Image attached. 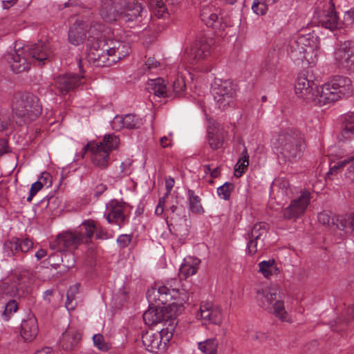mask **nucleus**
<instances>
[{"label": "nucleus", "instance_id": "nucleus-40", "mask_svg": "<svg viewBox=\"0 0 354 354\" xmlns=\"http://www.w3.org/2000/svg\"><path fill=\"white\" fill-rule=\"evenodd\" d=\"M96 230V225L92 220H87L84 221L82 225L78 227V230L75 231L77 234L81 236V243L84 241V239L86 238L90 239L93 237V234Z\"/></svg>", "mask_w": 354, "mask_h": 354}, {"label": "nucleus", "instance_id": "nucleus-34", "mask_svg": "<svg viewBox=\"0 0 354 354\" xmlns=\"http://www.w3.org/2000/svg\"><path fill=\"white\" fill-rule=\"evenodd\" d=\"M147 89L149 93H153L159 97H172L170 89L167 87L165 80L160 77L149 80L147 83Z\"/></svg>", "mask_w": 354, "mask_h": 354}, {"label": "nucleus", "instance_id": "nucleus-14", "mask_svg": "<svg viewBox=\"0 0 354 354\" xmlns=\"http://www.w3.org/2000/svg\"><path fill=\"white\" fill-rule=\"evenodd\" d=\"M26 278L17 275L12 279L11 284L6 282L0 283V304H5L10 297H21L26 290Z\"/></svg>", "mask_w": 354, "mask_h": 354}, {"label": "nucleus", "instance_id": "nucleus-57", "mask_svg": "<svg viewBox=\"0 0 354 354\" xmlns=\"http://www.w3.org/2000/svg\"><path fill=\"white\" fill-rule=\"evenodd\" d=\"M43 187H44L43 184L39 181H37V182L34 183L33 184H32L30 190V193H29V196L27 198V201L28 202H30L32 200V198L37 194V193L39 190H41L42 189Z\"/></svg>", "mask_w": 354, "mask_h": 354}, {"label": "nucleus", "instance_id": "nucleus-27", "mask_svg": "<svg viewBox=\"0 0 354 354\" xmlns=\"http://www.w3.org/2000/svg\"><path fill=\"white\" fill-rule=\"evenodd\" d=\"M88 25L82 21H75L69 28L68 39L70 44L78 46L84 43L86 38Z\"/></svg>", "mask_w": 354, "mask_h": 354}, {"label": "nucleus", "instance_id": "nucleus-3", "mask_svg": "<svg viewBox=\"0 0 354 354\" xmlns=\"http://www.w3.org/2000/svg\"><path fill=\"white\" fill-rule=\"evenodd\" d=\"M319 41L310 34L297 35L288 41L287 50L292 59L314 64L318 56Z\"/></svg>", "mask_w": 354, "mask_h": 354}, {"label": "nucleus", "instance_id": "nucleus-58", "mask_svg": "<svg viewBox=\"0 0 354 354\" xmlns=\"http://www.w3.org/2000/svg\"><path fill=\"white\" fill-rule=\"evenodd\" d=\"M332 218L330 214L328 212H321L317 216L319 222L324 225H330L332 224Z\"/></svg>", "mask_w": 354, "mask_h": 354}, {"label": "nucleus", "instance_id": "nucleus-52", "mask_svg": "<svg viewBox=\"0 0 354 354\" xmlns=\"http://www.w3.org/2000/svg\"><path fill=\"white\" fill-rule=\"evenodd\" d=\"M185 88L186 84L184 79L182 77H178L173 83L172 91L171 92V93H174V97H180ZM171 95H173V94Z\"/></svg>", "mask_w": 354, "mask_h": 354}, {"label": "nucleus", "instance_id": "nucleus-23", "mask_svg": "<svg viewBox=\"0 0 354 354\" xmlns=\"http://www.w3.org/2000/svg\"><path fill=\"white\" fill-rule=\"evenodd\" d=\"M196 317L201 319L203 324L219 325L222 321V313L219 308L209 302H204L201 304Z\"/></svg>", "mask_w": 354, "mask_h": 354}, {"label": "nucleus", "instance_id": "nucleus-29", "mask_svg": "<svg viewBox=\"0 0 354 354\" xmlns=\"http://www.w3.org/2000/svg\"><path fill=\"white\" fill-rule=\"evenodd\" d=\"M104 46L107 47V51L111 53L116 62L127 56L131 52L129 44L122 41H106V44H104Z\"/></svg>", "mask_w": 354, "mask_h": 354}, {"label": "nucleus", "instance_id": "nucleus-11", "mask_svg": "<svg viewBox=\"0 0 354 354\" xmlns=\"http://www.w3.org/2000/svg\"><path fill=\"white\" fill-rule=\"evenodd\" d=\"M310 201V192L304 189L301 192V195L292 200L290 205L283 210V217L288 220H297L301 217Z\"/></svg>", "mask_w": 354, "mask_h": 354}, {"label": "nucleus", "instance_id": "nucleus-43", "mask_svg": "<svg viewBox=\"0 0 354 354\" xmlns=\"http://www.w3.org/2000/svg\"><path fill=\"white\" fill-rule=\"evenodd\" d=\"M249 165V155L246 148L242 152V156L239 159L234 167V177H241Z\"/></svg>", "mask_w": 354, "mask_h": 354}, {"label": "nucleus", "instance_id": "nucleus-5", "mask_svg": "<svg viewBox=\"0 0 354 354\" xmlns=\"http://www.w3.org/2000/svg\"><path fill=\"white\" fill-rule=\"evenodd\" d=\"M319 106L337 101L352 93L351 80L343 75H335L319 87Z\"/></svg>", "mask_w": 354, "mask_h": 354}, {"label": "nucleus", "instance_id": "nucleus-9", "mask_svg": "<svg viewBox=\"0 0 354 354\" xmlns=\"http://www.w3.org/2000/svg\"><path fill=\"white\" fill-rule=\"evenodd\" d=\"M4 57L11 70L16 73L28 71L30 67V55L24 46L21 47L18 44H15V49L6 53Z\"/></svg>", "mask_w": 354, "mask_h": 354}, {"label": "nucleus", "instance_id": "nucleus-61", "mask_svg": "<svg viewBox=\"0 0 354 354\" xmlns=\"http://www.w3.org/2000/svg\"><path fill=\"white\" fill-rule=\"evenodd\" d=\"M95 232L96 233V237L100 239H107L110 237L106 229L102 226L96 225Z\"/></svg>", "mask_w": 354, "mask_h": 354}, {"label": "nucleus", "instance_id": "nucleus-22", "mask_svg": "<svg viewBox=\"0 0 354 354\" xmlns=\"http://www.w3.org/2000/svg\"><path fill=\"white\" fill-rule=\"evenodd\" d=\"M33 245L32 241L28 238H12L4 243L3 253L6 257H12L20 252H28Z\"/></svg>", "mask_w": 354, "mask_h": 354}, {"label": "nucleus", "instance_id": "nucleus-59", "mask_svg": "<svg viewBox=\"0 0 354 354\" xmlns=\"http://www.w3.org/2000/svg\"><path fill=\"white\" fill-rule=\"evenodd\" d=\"M131 241V236L129 234H122L118 236L117 242L120 247L126 248Z\"/></svg>", "mask_w": 354, "mask_h": 354}, {"label": "nucleus", "instance_id": "nucleus-2", "mask_svg": "<svg viewBox=\"0 0 354 354\" xmlns=\"http://www.w3.org/2000/svg\"><path fill=\"white\" fill-rule=\"evenodd\" d=\"M277 143L278 156L289 161L299 158L305 146L304 135L295 129L282 131L278 136Z\"/></svg>", "mask_w": 354, "mask_h": 354}, {"label": "nucleus", "instance_id": "nucleus-37", "mask_svg": "<svg viewBox=\"0 0 354 354\" xmlns=\"http://www.w3.org/2000/svg\"><path fill=\"white\" fill-rule=\"evenodd\" d=\"M342 131L340 136L345 140L354 136V112H348L341 116Z\"/></svg>", "mask_w": 354, "mask_h": 354}, {"label": "nucleus", "instance_id": "nucleus-55", "mask_svg": "<svg viewBox=\"0 0 354 354\" xmlns=\"http://www.w3.org/2000/svg\"><path fill=\"white\" fill-rule=\"evenodd\" d=\"M268 5V4L263 0L262 2L259 0H254L252 6V9L257 15H263L266 14L267 11Z\"/></svg>", "mask_w": 354, "mask_h": 354}, {"label": "nucleus", "instance_id": "nucleus-26", "mask_svg": "<svg viewBox=\"0 0 354 354\" xmlns=\"http://www.w3.org/2000/svg\"><path fill=\"white\" fill-rule=\"evenodd\" d=\"M84 152L90 151L92 153L93 163L100 169L106 168L109 164V153L102 148V145L88 143L84 147Z\"/></svg>", "mask_w": 354, "mask_h": 354}, {"label": "nucleus", "instance_id": "nucleus-41", "mask_svg": "<svg viewBox=\"0 0 354 354\" xmlns=\"http://www.w3.org/2000/svg\"><path fill=\"white\" fill-rule=\"evenodd\" d=\"M187 199L189 202V211L194 214H201L204 212L201 198L195 194L194 191L192 189L187 190Z\"/></svg>", "mask_w": 354, "mask_h": 354}, {"label": "nucleus", "instance_id": "nucleus-10", "mask_svg": "<svg viewBox=\"0 0 354 354\" xmlns=\"http://www.w3.org/2000/svg\"><path fill=\"white\" fill-rule=\"evenodd\" d=\"M334 59L339 67L354 71V43L350 40L339 41L334 52Z\"/></svg>", "mask_w": 354, "mask_h": 354}, {"label": "nucleus", "instance_id": "nucleus-16", "mask_svg": "<svg viewBox=\"0 0 354 354\" xmlns=\"http://www.w3.org/2000/svg\"><path fill=\"white\" fill-rule=\"evenodd\" d=\"M30 58L31 64L37 61L39 65L45 64V61H50L54 57V53L50 44L46 41H39L37 43L29 46H24Z\"/></svg>", "mask_w": 354, "mask_h": 354}, {"label": "nucleus", "instance_id": "nucleus-54", "mask_svg": "<svg viewBox=\"0 0 354 354\" xmlns=\"http://www.w3.org/2000/svg\"><path fill=\"white\" fill-rule=\"evenodd\" d=\"M208 142L212 149H218L223 145V138L221 134L209 133Z\"/></svg>", "mask_w": 354, "mask_h": 354}, {"label": "nucleus", "instance_id": "nucleus-8", "mask_svg": "<svg viewBox=\"0 0 354 354\" xmlns=\"http://www.w3.org/2000/svg\"><path fill=\"white\" fill-rule=\"evenodd\" d=\"M237 85L231 80H216L212 86V93L218 107L225 109L236 95Z\"/></svg>", "mask_w": 354, "mask_h": 354}, {"label": "nucleus", "instance_id": "nucleus-13", "mask_svg": "<svg viewBox=\"0 0 354 354\" xmlns=\"http://www.w3.org/2000/svg\"><path fill=\"white\" fill-rule=\"evenodd\" d=\"M314 82L308 80L304 74H300L295 84V93L306 102H313L315 104L319 106L318 102L319 95H320L319 87H316V90L314 91Z\"/></svg>", "mask_w": 354, "mask_h": 354}, {"label": "nucleus", "instance_id": "nucleus-47", "mask_svg": "<svg viewBox=\"0 0 354 354\" xmlns=\"http://www.w3.org/2000/svg\"><path fill=\"white\" fill-rule=\"evenodd\" d=\"M80 286V283H76L70 286L67 291L65 306L68 310H73L75 308L76 303H74V300L75 295L79 292Z\"/></svg>", "mask_w": 354, "mask_h": 354}, {"label": "nucleus", "instance_id": "nucleus-33", "mask_svg": "<svg viewBox=\"0 0 354 354\" xmlns=\"http://www.w3.org/2000/svg\"><path fill=\"white\" fill-rule=\"evenodd\" d=\"M37 319L34 316H30L23 320L21 325V335L26 342L32 341L38 333Z\"/></svg>", "mask_w": 354, "mask_h": 354}, {"label": "nucleus", "instance_id": "nucleus-15", "mask_svg": "<svg viewBox=\"0 0 354 354\" xmlns=\"http://www.w3.org/2000/svg\"><path fill=\"white\" fill-rule=\"evenodd\" d=\"M104 44H106V41L92 44L88 53L90 60L97 67L110 66L116 63L111 53L107 51V47L104 46Z\"/></svg>", "mask_w": 354, "mask_h": 354}, {"label": "nucleus", "instance_id": "nucleus-53", "mask_svg": "<svg viewBox=\"0 0 354 354\" xmlns=\"http://www.w3.org/2000/svg\"><path fill=\"white\" fill-rule=\"evenodd\" d=\"M67 335H64L62 340V347L66 350H72L78 344L80 339H81V335L78 332H73L71 335L70 342L67 343H64Z\"/></svg>", "mask_w": 354, "mask_h": 354}, {"label": "nucleus", "instance_id": "nucleus-46", "mask_svg": "<svg viewBox=\"0 0 354 354\" xmlns=\"http://www.w3.org/2000/svg\"><path fill=\"white\" fill-rule=\"evenodd\" d=\"M279 55L275 50L270 52L265 60L264 68L270 73L274 72L278 66Z\"/></svg>", "mask_w": 354, "mask_h": 354}, {"label": "nucleus", "instance_id": "nucleus-20", "mask_svg": "<svg viewBox=\"0 0 354 354\" xmlns=\"http://www.w3.org/2000/svg\"><path fill=\"white\" fill-rule=\"evenodd\" d=\"M122 7L120 0H102L99 14L104 22L111 24L121 19Z\"/></svg>", "mask_w": 354, "mask_h": 354}, {"label": "nucleus", "instance_id": "nucleus-45", "mask_svg": "<svg viewBox=\"0 0 354 354\" xmlns=\"http://www.w3.org/2000/svg\"><path fill=\"white\" fill-rule=\"evenodd\" d=\"M198 349L205 354H217L218 342L216 339H207L198 344Z\"/></svg>", "mask_w": 354, "mask_h": 354}, {"label": "nucleus", "instance_id": "nucleus-25", "mask_svg": "<svg viewBox=\"0 0 354 354\" xmlns=\"http://www.w3.org/2000/svg\"><path fill=\"white\" fill-rule=\"evenodd\" d=\"M214 40L211 37L202 36L198 38L192 46L189 56L192 59V63L196 62L209 55Z\"/></svg>", "mask_w": 354, "mask_h": 354}, {"label": "nucleus", "instance_id": "nucleus-28", "mask_svg": "<svg viewBox=\"0 0 354 354\" xmlns=\"http://www.w3.org/2000/svg\"><path fill=\"white\" fill-rule=\"evenodd\" d=\"M142 124V119L134 114H127L124 116L116 115L112 122V127L115 130H120L122 128L138 129Z\"/></svg>", "mask_w": 354, "mask_h": 354}, {"label": "nucleus", "instance_id": "nucleus-50", "mask_svg": "<svg viewBox=\"0 0 354 354\" xmlns=\"http://www.w3.org/2000/svg\"><path fill=\"white\" fill-rule=\"evenodd\" d=\"M4 308L1 316L5 321H8L10 315L18 310V305L15 300L9 299L6 304H5Z\"/></svg>", "mask_w": 354, "mask_h": 354}, {"label": "nucleus", "instance_id": "nucleus-42", "mask_svg": "<svg viewBox=\"0 0 354 354\" xmlns=\"http://www.w3.org/2000/svg\"><path fill=\"white\" fill-rule=\"evenodd\" d=\"M97 145H102V148L107 150L109 153L111 151L117 149L120 145V138L114 133L106 134L102 142Z\"/></svg>", "mask_w": 354, "mask_h": 354}, {"label": "nucleus", "instance_id": "nucleus-32", "mask_svg": "<svg viewBox=\"0 0 354 354\" xmlns=\"http://www.w3.org/2000/svg\"><path fill=\"white\" fill-rule=\"evenodd\" d=\"M109 213L106 218L109 223L121 225L124 223L125 216L123 212V207L116 201H111L107 205Z\"/></svg>", "mask_w": 354, "mask_h": 354}, {"label": "nucleus", "instance_id": "nucleus-38", "mask_svg": "<svg viewBox=\"0 0 354 354\" xmlns=\"http://www.w3.org/2000/svg\"><path fill=\"white\" fill-rule=\"evenodd\" d=\"M332 225L340 230H346V232L352 233L354 230V217L352 214H348L345 218L335 216L332 218Z\"/></svg>", "mask_w": 354, "mask_h": 354}, {"label": "nucleus", "instance_id": "nucleus-44", "mask_svg": "<svg viewBox=\"0 0 354 354\" xmlns=\"http://www.w3.org/2000/svg\"><path fill=\"white\" fill-rule=\"evenodd\" d=\"M259 272L263 274L266 278H268L274 274H277L278 269L275 265L274 259L263 261L259 263Z\"/></svg>", "mask_w": 354, "mask_h": 354}, {"label": "nucleus", "instance_id": "nucleus-1", "mask_svg": "<svg viewBox=\"0 0 354 354\" xmlns=\"http://www.w3.org/2000/svg\"><path fill=\"white\" fill-rule=\"evenodd\" d=\"M180 281L178 279H171L162 286H156L148 290L147 299L149 306L157 304L166 305L176 312L182 313L184 310V304L189 300V293L181 288Z\"/></svg>", "mask_w": 354, "mask_h": 354}, {"label": "nucleus", "instance_id": "nucleus-36", "mask_svg": "<svg viewBox=\"0 0 354 354\" xmlns=\"http://www.w3.org/2000/svg\"><path fill=\"white\" fill-rule=\"evenodd\" d=\"M201 260L196 257H187L180 268V275L187 278L195 274L200 266Z\"/></svg>", "mask_w": 354, "mask_h": 354}, {"label": "nucleus", "instance_id": "nucleus-48", "mask_svg": "<svg viewBox=\"0 0 354 354\" xmlns=\"http://www.w3.org/2000/svg\"><path fill=\"white\" fill-rule=\"evenodd\" d=\"M54 257L60 259L64 266L67 268H73L75 266V256L72 252H64V254H62L59 252H57L52 254L50 257V261H51V259Z\"/></svg>", "mask_w": 354, "mask_h": 354}, {"label": "nucleus", "instance_id": "nucleus-6", "mask_svg": "<svg viewBox=\"0 0 354 354\" xmlns=\"http://www.w3.org/2000/svg\"><path fill=\"white\" fill-rule=\"evenodd\" d=\"M278 288L277 286L266 287L261 290H257L259 305L274 314L283 322L290 320L288 314L285 309L283 301L277 298Z\"/></svg>", "mask_w": 354, "mask_h": 354}, {"label": "nucleus", "instance_id": "nucleus-62", "mask_svg": "<svg viewBox=\"0 0 354 354\" xmlns=\"http://www.w3.org/2000/svg\"><path fill=\"white\" fill-rule=\"evenodd\" d=\"M344 23L346 26L352 25L354 23V9H351L345 13Z\"/></svg>", "mask_w": 354, "mask_h": 354}, {"label": "nucleus", "instance_id": "nucleus-19", "mask_svg": "<svg viewBox=\"0 0 354 354\" xmlns=\"http://www.w3.org/2000/svg\"><path fill=\"white\" fill-rule=\"evenodd\" d=\"M81 244V236L75 232H64L59 234L56 239L50 243V248L62 252L76 248Z\"/></svg>", "mask_w": 354, "mask_h": 354}, {"label": "nucleus", "instance_id": "nucleus-21", "mask_svg": "<svg viewBox=\"0 0 354 354\" xmlns=\"http://www.w3.org/2000/svg\"><path fill=\"white\" fill-rule=\"evenodd\" d=\"M83 79L82 75L66 73L57 77L55 86L60 95H65L80 86L83 83Z\"/></svg>", "mask_w": 354, "mask_h": 354}, {"label": "nucleus", "instance_id": "nucleus-31", "mask_svg": "<svg viewBox=\"0 0 354 354\" xmlns=\"http://www.w3.org/2000/svg\"><path fill=\"white\" fill-rule=\"evenodd\" d=\"M200 17L207 26L212 27L215 30L223 29L221 19L218 17L215 8L212 6H204L201 10Z\"/></svg>", "mask_w": 354, "mask_h": 354}, {"label": "nucleus", "instance_id": "nucleus-17", "mask_svg": "<svg viewBox=\"0 0 354 354\" xmlns=\"http://www.w3.org/2000/svg\"><path fill=\"white\" fill-rule=\"evenodd\" d=\"M315 15L319 24L322 27L330 30H334L339 27V17L335 11V6L332 0H328L326 8L323 10H321L319 6L317 7Z\"/></svg>", "mask_w": 354, "mask_h": 354}, {"label": "nucleus", "instance_id": "nucleus-60", "mask_svg": "<svg viewBox=\"0 0 354 354\" xmlns=\"http://www.w3.org/2000/svg\"><path fill=\"white\" fill-rule=\"evenodd\" d=\"M132 162L131 160L127 159L122 163L121 168L124 176H129L132 174V169L131 168Z\"/></svg>", "mask_w": 354, "mask_h": 354}, {"label": "nucleus", "instance_id": "nucleus-39", "mask_svg": "<svg viewBox=\"0 0 354 354\" xmlns=\"http://www.w3.org/2000/svg\"><path fill=\"white\" fill-rule=\"evenodd\" d=\"M104 26L97 22H92L89 26L87 32L88 34V43L91 46L92 44H96L101 41H105L102 36Z\"/></svg>", "mask_w": 354, "mask_h": 354}, {"label": "nucleus", "instance_id": "nucleus-51", "mask_svg": "<svg viewBox=\"0 0 354 354\" xmlns=\"http://www.w3.org/2000/svg\"><path fill=\"white\" fill-rule=\"evenodd\" d=\"M234 189V185L232 183L226 182L217 189L218 196L224 200H228L232 192Z\"/></svg>", "mask_w": 354, "mask_h": 354}, {"label": "nucleus", "instance_id": "nucleus-64", "mask_svg": "<svg viewBox=\"0 0 354 354\" xmlns=\"http://www.w3.org/2000/svg\"><path fill=\"white\" fill-rule=\"evenodd\" d=\"M204 171L206 174L209 173L210 177H217L220 175V168L218 167L212 169L209 165H205Z\"/></svg>", "mask_w": 354, "mask_h": 354}, {"label": "nucleus", "instance_id": "nucleus-24", "mask_svg": "<svg viewBox=\"0 0 354 354\" xmlns=\"http://www.w3.org/2000/svg\"><path fill=\"white\" fill-rule=\"evenodd\" d=\"M145 13L147 11L140 3L129 1L121 9L120 15L121 19L125 22H141Z\"/></svg>", "mask_w": 354, "mask_h": 354}, {"label": "nucleus", "instance_id": "nucleus-12", "mask_svg": "<svg viewBox=\"0 0 354 354\" xmlns=\"http://www.w3.org/2000/svg\"><path fill=\"white\" fill-rule=\"evenodd\" d=\"M149 306V308L143 314V320L145 324L148 326H152L163 322H171L175 317L181 313L176 312V308L171 310L169 306Z\"/></svg>", "mask_w": 354, "mask_h": 354}, {"label": "nucleus", "instance_id": "nucleus-49", "mask_svg": "<svg viewBox=\"0 0 354 354\" xmlns=\"http://www.w3.org/2000/svg\"><path fill=\"white\" fill-rule=\"evenodd\" d=\"M150 8L158 18L167 14V8L162 0H148Z\"/></svg>", "mask_w": 354, "mask_h": 354}, {"label": "nucleus", "instance_id": "nucleus-18", "mask_svg": "<svg viewBox=\"0 0 354 354\" xmlns=\"http://www.w3.org/2000/svg\"><path fill=\"white\" fill-rule=\"evenodd\" d=\"M267 234V225L264 223H259L254 225L252 230L247 234L248 240L247 249L248 254H254L259 249H261L264 243L263 240Z\"/></svg>", "mask_w": 354, "mask_h": 354}, {"label": "nucleus", "instance_id": "nucleus-7", "mask_svg": "<svg viewBox=\"0 0 354 354\" xmlns=\"http://www.w3.org/2000/svg\"><path fill=\"white\" fill-rule=\"evenodd\" d=\"M170 328L167 327L160 331L153 333L147 331L142 335V342L145 348L151 353L164 352L167 343L173 337L174 327L169 324Z\"/></svg>", "mask_w": 354, "mask_h": 354}, {"label": "nucleus", "instance_id": "nucleus-56", "mask_svg": "<svg viewBox=\"0 0 354 354\" xmlns=\"http://www.w3.org/2000/svg\"><path fill=\"white\" fill-rule=\"evenodd\" d=\"M93 344L101 351H108L109 346L104 342V337L100 334L94 335L93 337Z\"/></svg>", "mask_w": 354, "mask_h": 354}, {"label": "nucleus", "instance_id": "nucleus-30", "mask_svg": "<svg viewBox=\"0 0 354 354\" xmlns=\"http://www.w3.org/2000/svg\"><path fill=\"white\" fill-rule=\"evenodd\" d=\"M270 192L277 198L281 201L286 200L292 194L288 178H274L270 186Z\"/></svg>", "mask_w": 354, "mask_h": 354}, {"label": "nucleus", "instance_id": "nucleus-35", "mask_svg": "<svg viewBox=\"0 0 354 354\" xmlns=\"http://www.w3.org/2000/svg\"><path fill=\"white\" fill-rule=\"evenodd\" d=\"M351 162V165L347 168L348 176H354V156L344 160H339L337 162H332L330 164L329 170L327 171L326 175H341L344 167Z\"/></svg>", "mask_w": 354, "mask_h": 354}, {"label": "nucleus", "instance_id": "nucleus-4", "mask_svg": "<svg viewBox=\"0 0 354 354\" xmlns=\"http://www.w3.org/2000/svg\"><path fill=\"white\" fill-rule=\"evenodd\" d=\"M12 110L19 125L35 120L41 113L39 99L30 93H16L12 99Z\"/></svg>", "mask_w": 354, "mask_h": 354}, {"label": "nucleus", "instance_id": "nucleus-63", "mask_svg": "<svg viewBox=\"0 0 354 354\" xmlns=\"http://www.w3.org/2000/svg\"><path fill=\"white\" fill-rule=\"evenodd\" d=\"M159 65L158 62H157L153 57H149L145 64V70H150L151 68H155Z\"/></svg>", "mask_w": 354, "mask_h": 354}]
</instances>
